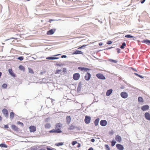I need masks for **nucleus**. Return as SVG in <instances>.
I'll return each mask as SVG.
<instances>
[{"label":"nucleus","instance_id":"obj_1","mask_svg":"<svg viewBox=\"0 0 150 150\" xmlns=\"http://www.w3.org/2000/svg\"><path fill=\"white\" fill-rule=\"evenodd\" d=\"M78 69L81 71L87 72H88V71L89 72L90 70H91V69L89 68L80 67H79Z\"/></svg>","mask_w":150,"mask_h":150},{"label":"nucleus","instance_id":"obj_2","mask_svg":"<svg viewBox=\"0 0 150 150\" xmlns=\"http://www.w3.org/2000/svg\"><path fill=\"white\" fill-rule=\"evenodd\" d=\"M2 112L4 116L6 118H8V110L5 108L3 109L2 110Z\"/></svg>","mask_w":150,"mask_h":150},{"label":"nucleus","instance_id":"obj_3","mask_svg":"<svg viewBox=\"0 0 150 150\" xmlns=\"http://www.w3.org/2000/svg\"><path fill=\"white\" fill-rule=\"evenodd\" d=\"M80 77V74L79 73H74L73 76V79L75 81L78 80Z\"/></svg>","mask_w":150,"mask_h":150},{"label":"nucleus","instance_id":"obj_4","mask_svg":"<svg viewBox=\"0 0 150 150\" xmlns=\"http://www.w3.org/2000/svg\"><path fill=\"white\" fill-rule=\"evenodd\" d=\"M50 133H60L62 132V131L60 129H53L49 131Z\"/></svg>","mask_w":150,"mask_h":150},{"label":"nucleus","instance_id":"obj_5","mask_svg":"<svg viewBox=\"0 0 150 150\" xmlns=\"http://www.w3.org/2000/svg\"><path fill=\"white\" fill-rule=\"evenodd\" d=\"M96 76L99 79L102 80H105V77L103 74L101 73H98L96 74Z\"/></svg>","mask_w":150,"mask_h":150},{"label":"nucleus","instance_id":"obj_6","mask_svg":"<svg viewBox=\"0 0 150 150\" xmlns=\"http://www.w3.org/2000/svg\"><path fill=\"white\" fill-rule=\"evenodd\" d=\"M91 119V118L90 116L86 115L84 119L85 123L87 124L89 123L90 122Z\"/></svg>","mask_w":150,"mask_h":150},{"label":"nucleus","instance_id":"obj_7","mask_svg":"<svg viewBox=\"0 0 150 150\" xmlns=\"http://www.w3.org/2000/svg\"><path fill=\"white\" fill-rule=\"evenodd\" d=\"M91 77V74L88 72H87L86 74L84 76V79L85 80L87 81H88L90 79Z\"/></svg>","mask_w":150,"mask_h":150},{"label":"nucleus","instance_id":"obj_8","mask_svg":"<svg viewBox=\"0 0 150 150\" xmlns=\"http://www.w3.org/2000/svg\"><path fill=\"white\" fill-rule=\"evenodd\" d=\"M55 29H52L50 30L47 31V34L48 35H52L56 31Z\"/></svg>","mask_w":150,"mask_h":150},{"label":"nucleus","instance_id":"obj_9","mask_svg":"<svg viewBox=\"0 0 150 150\" xmlns=\"http://www.w3.org/2000/svg\"><path fill=\"white\" fill-rule=\"evenodd\" d=\"M120 96L122 98L124 99L127 98L128 96L127 93L124 91L122 92L121 93Z\"/></svg>","mask_w":150,"mask_h":150},{"label":"nucleus","instance_id":"obj_10","mask_svg":"<svg viewBox=\"0 0 150 150\" xmlns=\"http://www.w3.org/2000/svg\"><path fill=\"white\" fill-rule=\"evenodd\" d=\"M82 82H79L77 88V92L78 93H80L82 87Z\"/></svg>","mask_w":150,"mask_h":150},{"label":"nucleus","instance_id":"obj_11","mask_svg":"<svg viewBox=\"0 0 150 150\" xmlns=\"http://www.w3.org/2000/svg\"><path fill=\"white\" fill-rule=\"evenodd\" d=\"M100 123L101 126L104 127L107 125V122L106 120H102L100 121Z\"/></svg>","mask_w":150,"mask_h":150},{"label":"nucleus","instance_id":"obj_12","mask_svg":"<svg viewBox=\"0 0 150 150\" xmlns=\"http://www.w3.org/2000/svg\"><path fill=\"white\" fill-rule=\"evenodd\" d=\"M117 148L119 150H123L124 147L123 146L120 144H117L116 145Z\"/></svg>","mask_w":150,"mask_h":150},{"label":"nucleus","instance_id":"obj_13","mask_svg":"<svg viewBox=\"0 0 150 150\" xmlns=\"http://www.w3.org/2000/svg\"><path fill=\"white\" fill-rule=\"evenodd\" d=\"M29 128L30 132H34L36 130V127L33 125H31Z\"/></svg>","mask_w":150,"mask_h":150},{"label":"nucleus","instance_id":"obj_14","mask_svg":"<svg viewBox=\"0 0 150 150\" xmlns=\"http://www.w3.org/2000/svg\"><path fill=\"white\" fill-rule=\"evenodd\" d=\"M149 108V106L148 105H145L142 106L141 107V109L143 111H146Z\"/></svg>","mask_w":150,"mask_h":150},{"label":"nucleus","instance_id":"obj_15","mask_svg":"<svg viewBox=\"0 0 150 150\" xmlns=\"http://www.w3.org/2000/svg\"><path fill=\"white\" fill-rule=\"evenodd\" d=\"M145 118L147 120H150V114L148 112H146L144 114Z\"/></svg>","mask_w":150,"mask_h":150},{"label":"nucleus","instance_id":"obj_16","mask_svg":"<svg viewBox=\"0 0 150 150\" xmlns=\"http://www.w3.org/2000/svg\"><path fill=\"white\" fill-rule=\"evenodd\" d=\"M11 128L15 131L18 132L19 130L18 128L14 125H11Z\"/></svg>","mask_w":150,"mask_h":150},{"label":"nucleus","instance_id":"obj_17","mask_svg":"<svg viewBox=\"0 0 150 150\" xmlns=\"http://www.w3.org/2000/svg\"><path fill=\"white\" fill-rule=\"evenodd\" d=\"M8 71L10 75L13 77H15L16 76V74L13 72L12 69H9L8 70Z\"/></svg>","mask_w":150,"mask_h":150},{"label":"nucleus","instance_id":"obj_18","mask_svg":"<svg viewBox=\"0 0 150 150\" xmlns=\"http://www.w3.org/2000/svg\"><path fill=\"white\" fill-rule=\"evenodd\" d=\"M116 140L119 142H120L122 141L121 137L119 135H117L115 137Z\"/></svg>","mask_w":150,"mask_h":150},{"label":"nucleus","instance_id":"obj_19","mask_svg":"<svg viewBox=\"0 0 150 150\" xmlns=\"http://www.w3.org/2000/svg\"><path fill=\"white\" fill-rule=\"evenodd\" d=\"M76 126H75L74 123H72L70 126V127L68 128V130H72L75 129Z\"/></svg>","mask_w":150,"mask_h":150},{"label":"nucleus","instance_id":"obj_20","mask_svg":"<svg viewBox=\"0 0 150 150\" xmlns=\"http://www.w3.org/2000/svg\"><path fill=\"white\" fill-rule=\"evenodd\" d=\"M112 89H110L107 91L106 93V96H109L112 93Z\"/></svg>","mask_w":150,"mask_h":150},{"label":"nucleus","instance_id":"obj_21","mask_svg":"<svg viewBox=\"0 0 150 150\" xmlns=\"http://www.w3.org/2000/svg\"><path fill=\"white\" fill-rule=\"evenodd\" d=\"M73 54H83V52L80 50H76L73 52Z\"/></svg>","mask_w":150,"mask_h":150},{"label":"nucleus","instance_id":"obj_22","mask_svg":"<svg viewBox=\"0 0 150 150\" xmlns=\"http://www.w3.org/2000/svg\"><path fill=\"white\" fill-rule=\"evenodd\" d=\"M66 120L67 123L69 124L71 122V118L70 116H67L66 117Z\"/></svg>","mask_w":150,"mask_h":150},{"label":"nucleus","instance_id":"obj_23","mask_svg":"<svg viewBox=\"0 0 150 150\" xmlns=\"http://www.w3.org/2000/svg\"><path fill=\"white\" fill-rule=\"evenodd\" d=\"M59 58V57H48L46 58V59L48 60H54L57 59Z\"/></svg>","mask_w":150,"mask_h":150},{"label":"nucleus","instance_id":"obj_24","mask_svg":"<svg viewBox=\"0 0 150 150\" xmlns=\"http://www.w3.org/2000/svg\"><path fill=\"white\" fill-rule=\"evenodd\" d=\"M142 43H146L148 45H149L150 44V40L148 39L144 40L142 41Z\"/></svg>","mask_w":150,"mask_h":150},{"label":"nucleus","instance_id":"obj_25","mask_svg":"<svg viewBox=\"0 0 150 150\" xmlns=\"http://www.w3.org/2000/svg\"><path fill=\"white\" fill-rule=\"evenodd\" d=\"M15 116V113L14 112H11L10 114V118L11 120H12Z\"/></svg>","mask_w":150,"mask_h":150},{"label":"nucleus","instance_id":"obj_26","mask_svg":"<svg viewBox=\"0 0 150 150\" xmlns=\"http://www.w3.org/2000/svg\"><path fill=\"white\" fill-rule=\"evenodd\" d=\"M99 121V118H97L94 121V124L95 126H97L98 125Z\"/></svg>","mask_w":150,"mask_h":150},{"label":"nucleus","instance_id":"obj_27","mask_svg":"<svg viewBox=\"0 0 150 150\" xmlns=\"http://www.w3.org/2000/svg\"><path fill=\"white\" fill-rule=\"evenodd\" d=\"M126 46V44L125 42L122 43V45L120 46V47L122 49H124Z\"/></svg>","mask_w":150,"mask_h":150},{"label":"nucleus","instance_id":"obj_28","mask_svg":"<svg viewBox=\"0 0 150 150\" xmlns=\"http://www.w3.org/2000/svg\"><path fill=\"white\" fill-rule=\"evenodd\" d=\"M0 147L6 148L8 146L5 144V143H3L0 144Z\"/></svg>","mask_w":150,"mask_h":150},{"label":"nucleus","instance_id":"obj_29","mask_svg":"<svg viewBox=\"0 0 150 150\" xmlns=\"http://www.w3.org/2000/svg\"><path fill=\"white\" fill-rule=\"evenodd\" d=\"M61 126H62V124L61 123H57L55 125V128L57 129H59V128H60L61 127Z\"/></svg>","mask_w":150,"mask_h":150},{"label":"nucleus","instance_id":"obj_30","mask_svg":"<svg viewBox=\"0 0 150 150\" xmlns=\"http://www.w3.org/2000/svg\"><path fill=\"white\" fill-rule=\"evenodd\" d=\"M51 127V125L50 123H47L45 125V128L46 129H49Z\"/></svg>","mask_w":150,"mask_h":150},{"label":"nucleus","instance_id":"obj_31","mask_svg":"<svg viewBox=\"0 0 150 150\" xmlns=\"http://www.w3.org/2000/svg\"><path fill=\"white\" fill-rule=\"evenodd\" d=\"M138 101L139 102H144V100L143 98L141 97H139L138 98Z\"/></svg>","mask_w":150,"mask_h":150},{"label":"nucleus","instance_id":"obj_32","mask_svg":"<svg viewBox=\"0 0 150 150\" xmlns=\"http://www.w3.org/2000/svg\"><path fill=\"white\" fill-rule=\"evenodd\" d=\"M18 68H19V69L21 70H23V71H25V68L24 67L21 65H20L19 66Z\"/></svg>","mask_w":150,"mask_h":150},{"label":"nucleus","instance_id":"obj_33","mask_svg":"<svg viewBox=\"0 0 150 150\" xmlns=\"http://www.w3.org/2000/svg\"><path fill=\"white\" fill-rule=\"evenodd\" d=\"M64 143L61 142L55 144V145L57 146H62L64 144Z\"/></svg>","mask_w":150,"mask_h":150},{"label":"nucleus","instance_id":"obj_34","mask_svg":"<svg viewBox=\"0 0 150 150\" xmlns=\"http://www.w3.org/2000/svg\"><path fill=\"white\" fill-rule=\"evenodd\" d=\"M16 124L18 125H21V126L22 127L24 126L22 122H21L20 121H17V122Z\"/></svg>","mask_w":150,"mask_h":150},{"label":"nucleus","instance_id":"obj_35","mask_svg":"<svg viewBox=\"0 0 150 150\" xmlns=\"http://www.w3.org/2000/svg\"><path fill=\"white\" fill-rule=\"evenodd\" d=\"M111 143L112 146H113L115 145L116 143V142L114 139H113Z\"/></svg>","mask_w":150,"mask_h":150},{"label":"nucleus","instance_id":"obj_36","mask_svg":"<svg viewBox=\"0 0 150 150\" xmlns=\"http://www.w3.org/2000/svg\"><path fill=\"white\" fill-rule=\"evenodd\" d=\"M88 45H82L81 46V47H79L78 48V49H82L83 47H85L86 46H88Z\"/></svg>","mask_w":150,"mask_h":150},{"label":"nucleus","instance_id":"obj_37","mask_svg":"<svg viewBox=\"0 0 150 150\" xmlns=\"http://www.w3.org/2000/svg\"><path fill=\"white\" fill-rule=\"evenodd\" d=\"M29 72L31 74H33L34 72L33 71V70L31 69V68H28Z\"/></svg>","mask_w":150,"mask_h":150},{"label":"nucleus","instance_id":"obj_38","mask_svg":"<svg viewBox=\"0 0 150 150\" xmlns=\"http://www.w3.org/2000/svg\"><path fill=\"white\" fill-rule=\"evenodd\" d=\"M17 59L19 60L20 61H22L24 57H23L22 56H20V57H18L17 58Z\"/></svg>","mask_w":150,"mask_h":150},{"label":"nucleus","instance_id":"obj_39","mask_svg":"<svg viewBox=\"0 0 150 150\" xmlns=\"http://www.w3.org/2000/svg\"><path fill=\"white\" fill-rule=\"evenodd\" d=\"M125 37L127 38H132V37H133V36H132V35H130L128 34V35H125Z\"/></svg>","mask_w":150,"mask_h":150},{"label":"nucleus","instance_id":"obj_40","mask_svg":"<svg viewBox=\"0 0 150 150\" xmlns=\"http://www.w3.org/2000/svg\"><path fill=\"white\" fill-rule=\"evenodd\" d=\"M62 71L61 70V69H60V70L58 69V70H56V71L55 73L56 74H60V73H62Z\"/></svg>","mask_w":150,"mask_h":150},{"label":"nucleus","instance_id":"obj_41","mask_svg":"<svg viewBox=\"0 0 150 150\" xmlns=\"http://www.w3.org/2000/svg\"><path fill=\"white\" fill-rule=\"evenodd\" d=\"M109 61L111 62H114L115 63H116L117 62V61L115 60H114L113 59H109Z\"/></svg>","mask_w":150,"mask_h":150},{"label":"nucleus","instance_id":"obj_42","mask_svg":"<svg viewBox=\"0 0 150 150\" xmlns=\"http://www.w3.org/2000/svg\"><path fill=\"white\" fill-rule=\"evenodd\" d=\"M105 147L106 150H110V148L108 145L105 144Z\"/></svg>","mask_w":150,"mask_h":150},{"label":"nucleus","instance_id":"obj_43","mask_svg":"<svg viewBox=\"0 0 150 150\" xmlns=\"http://www.w3.org/2000/svg\"><path fill=\"white\" fill-rule=\"evenodd\" d=\"M64 65V64H59L56 63L55 64V66H59L60 67L63 66Z\"/></svg>","mask_w":150,"mask_h":150},{"label":"nucleus","instance_id":"obj_44","mask_svg":"<svg viewBox=\"0 0 150 150\" xmlns=\"http://www.w3.org/2000/svg\"><path fill=\"white\" fill-rule=\"evenodd\" d=\"M2 87L4 88H6L7 87V85L6 83H4L3 84V85H2Z\"/></svg>","mask_w":150,"mask_h":150},{"label":"nucleus","instance_id":"obj_45","mask_svg":"<svg viewBox=\"0 0 150 150\" xmlns=\"http://www.w3.org/2000/svg\"><path fill=\"white\" fill-rule=\"evenodd\" d=\"M50 117H48L47 118H46L45 120V122H47L50 121Z\"/></svg>","mask_w":150,"mask_h":150},{"label":"nucleus","instance_id":"obj_46","mask_svg":"<svg viewBox=\"0 0 150 150\" xmlns=\"http://www.w3.org/2000/svg\"><path fill=\"white\" fill-rule=\"evenodd\" d=\"M78 142H77L76 141H73L72 142V144L74 146V145H75Z\"/></svg>","mask_w":150,"mask_h":150},{"label":"nucleus","instance_id":"obj_47","mask_svg":"<svg viewBox=\"0 0 150 150\" xmlns=\"http://www.w3.org/2000/svg\"><path fill=\"white\" fill-rule=\"evenodd\" d=\"M45 73V71H41V72H40V75H44Z\"/></svg>","mask_w":150,"mask_h":150},{"label":"nucleus","instance_id":"obj_48","mask_svg":"<svg viewBox=\"0 0 150 150\" xmlns=\"http://www.w3.org/2000/svg\"><path fill=\"white\" fill-rule=\"evenodd\" d=\"M112 42L111 41L109 40L107 41V43L108 45H110L112 44Z\"/></svg>","mask_w":150,"mask_h":150},{"label":"nucleus","instance_id":"obj_49","mask_svg":"<svg viewBox=\"0 0 150 150\" xmlns=\"http://www.w3.org/2000/svg\"><path fill=\"white\" fill-rule=\"evenodd\" d=\"M47 150H54V149L48 147H47Z\"/></svg>","mask_w":150,"mask_h":150},{"label":"nucleus","instance_id":"obj_50","mask_svg":"<svg viewBox=\"0 0 150 150\" xmlns=\"http://www.w3.org/2000/svg\"><path fill=\"white\" fill-rule=\"evenodd\" d=\"M116 50L117 51V52L118 54L120 52V49L119 48H117L116 49Z\"/></svg>","mask_w":150,"mask_h":150},{"label":"nucleus","instance_id":"obj_51","mask_svg":"<svg viewBox=\"0 0 150 150\" xmlns=\"http://www.w3.org/2000/svg\"><path fill=\"white\" fill-rule=\"evenodd\" d=\"M4 128L6 129L9 128V127L8 125H4Z\"/></svg>","mask_w":150,"mask_h":150},{"label":"nucleus","instance_id":"obj_52","mask_svg":"<svg viewBox=\"0 0 150 150\" xmlns=\"http://www.w3.org/2000/svg\"><path fill=\"white\" fill-rule=\"evenodd\" d=\"M31 150H37V148L36 147H31Z\"/></svg>","mask_w":150,"mask_h":150},{"label":"nucleus","instance_id":"obj_53","mask_svg":"<svg viewBox=\"0 0 150 150\" xmlns=\"http://www.w3.org/2000/svg\"><path fill=\"white\" fill-rule=\"evenodd\" d=\"M61 57L62 58H66L67 57V56L66 55H62Z\"/></svg>","mask_w":150,"mask_h":150},{"label":"nucleus","instance_id":"obj_54","mask_svg":"<svg viewBox=\"0 0 150 150\" xmlns=\"http://www.w3.org/2000/svg\"><path fill=\"white\" fill-rule=\"evenodd\" d=\"M145 1H146V0H141L140 1V2L141 4H143L145 2Z\"/></svg>","mask_w":150,"mask_h":150},{"label":"nucleus","instance_id":"obj_55","mask_svg":"<svg viewBox=\"0 0 150 150\" xmlns=\"http://www.w3.org/2000/svg\"><path fill=\"white\" fill-rule=\"evenodd\" d=\"M67 71V69L66 68H63V72H66Z\"/></svg>","mask_w":150,"mask_h":150},{"label":"nucleus","instance_id":"obj_56","mask_svg":"<svg viewBox=\"0 0 150 150\" xmlns=\"http://www.w3.org/2000/svg\"><path fill=\"white\" fill-rule=\"evenodd\" d=\"M91 142H95V139H93V138H92V139H91Z\"/></svg>","mask_w":150,"mask_h":150},{"label":"nucleus","instance_id":"obj_57","mask_svg":"<svg viewBox=\"0 0 150 150\" xmlns=\"http://www.w3.org/2000/svg\"><path fill=\"white\" fill-rule=\"evenodd\" d=\"M138 77H139L141 79L144 78L143 76L140 75L139 74Z\"/></svg>","mask_w":150,"mask_h":150},{"label":"nucleus","instance_id":"obj_58","mask_svg":"<svg viewBox=\"0 0 150 150\" xmlns=\"http://www.w3.org/2000/svg\"><path fill=\"white\" fill-rule=\"evenodd\" d=\"M54 20H52V19H50L48 21V22H49V23H51V22L52 21H54Z\"/></svg>","mask_w":150,"mask_h":150},{"label":"nucleus","instance_id":"obj_59","mask_svg":"<svg viewBox=\"0 0 150 150\" xmlns=\"http://www.w3.org/2000/svg\"><path fill=\"white\" fill-rule=\"evenodd\" d=\"M131 68L134 71H137V70L136 69H135V68H133L132 67H131Z\"/></svg>","mask_w":150,"mask_h":150},{"label":"nucleus","instance_id":"obj_60","mask_svg":"<svg viewBox=\"0 0 150 150\" xmlns=\"http://www.w3.org/2000/svg\"><path fill=\"white\" fill-rule=\"evenodd\" d=\"M82 2V1H76V4H78L79 3V2Z\"/></svg>","mask_w":150,"mask_h":150},{"label":"nucleus","instance_id":"obj_61","mask_svg":"<svg viewBox=\"0 0 150 150\" xmlns=\"http://www.w3.org/2000/svg\"><path fill=\"white\" fill-rule=\"evenodd\" d=\"M75 128L76 129H77L78 130H80V128L79 127H76H76H75Z\"/></svg>","mask_w":150,"mask_h":150},{"label":"nucleus","instance_id":"obj_62","mask_svg":"<svg viewBox=\"0 0 150 150\" xmlns=\"http://www.w3.org/2000/svg\"><path fill=\"white\" fill-rule=\"evenodd\" d=\"M113 48V47H109L108 48H107L106 49L107 50H109V49H111L112 48Z\"/></svg>","mask_w":150,"mask_h":150},{"label":"nucleus","instance_id":"obj_63","mask_svg":"<svg viewBox=\"0 0 150 150\" xmlns=\"http://www.w3.org/2000/svg\"><path fill=\"white\" fill-rule=\"evenodd\" d=\"M93 148L92 147H91L89 148V149L88 150H93Z\"/></svg>","mask_w":150,"mask_h":150},{"label":"nucleus","instance_id":"obj_64","mask_svg":"<svg viewBox=\"0 0 150 150\" xmlns=\"http://www.w3.org/2000/svg\"><path fill=\"white\" fill-rule=\"evenodd\" d=\"M81 146V144H80L79 143H78V145H77V147H80Z\"/></svg>","mask_w":150,"mask_h":150}]
</instances>
